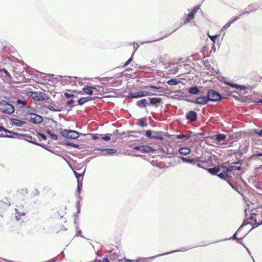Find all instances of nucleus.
Wrapping results in <instances>:
<instances>
[{
  "label": "nucleus",
  "mask_w": 262,
  "mask_h": 262,
  "mask_svg": "<svg viewBox=\"0 0 262 262\" xmlns=\"http://www.w3.org/2000/svg\"><path fill=\"white\" fill-rule=\"evenodd\" d=\"M249 11H245L243 13L241 14L239 16H242L245 14H248L250 12H253L254 11L257 10L258 9V6L255 4H251L248 6Z\"/></svg>",
  "instance_id": "obj_14"
},
{
  "label": "nucleus",
  "mask_w": 262,
  "mask_h": 262,
  "mask_svg": "<svg viewBox=\"0 0 262 262\" xmlns=\"http://www.w3.org/2000/svg\"><path fill=\"white\" fill-rule=\"evenodd\" d=\"M146 88H151V89H156V90H158L160 88L159 87L156 86V85H147V86H146Z\"/></svg>",
  "instance_id": "obj_56"
},
{
  "label": "nucleus",
  "mask_w": 262,
  "mask_h": 262,
  "mask_svg": "<svg viewBox=\"0 0 262 262\" xmlns=\"http://www.w3.org/2000/svg\"><path fill=\"white\" fill-rule=\"evenodd\" d=\"M64 96L67 98H72V97H74V94H70V93H67V92L64 93Z\"/></svg>",
  "instance_id": "obj_53"
},
{
  "label": "nucleus",
  "mask_w": 262,
  "mask_h": 262,
  "mask_svg": "<svg viewBox=\"0 0 262 262\" xmlns=\"http://www.w3.org/2000/svg\"><path fill=\"white\" fill-rule=\"evenodd\" d=\"M0 131L4 132L5 133H9V130L5 128L2 126H0Z\"/></svg>",
  "instance_id": "obj_59"
},
{
  "label": "nucleus",
  "mask_w": 262,
  "mask_h": 262,
  "mask_svg": "<svg viewBox=\"0 0 262 262\" xmlns=\"http://www.w3.org/2000/svg\"><path fill=\"white\" fill-rule=\"evenodd\" d=\"M102 136V135H98V134H93L92 135V139L93 140H97L99 138V136Z\"/></svg>",
  "instance_id": "obj_58"
},
{
  "label": "nucleus",
  "mask_w": 262,
  "mask_h": 262,
  "mask_svg": "<svg viewBox=\"0 0 262 262\" xmlns=\"http://www.w3.org/2000/svg\"><path fill=\"white\" fill-rule=\"evenodd\" d=\"M41 74H43V75H46V78L49 81H51L54 79L59 80V79L61 78V77H62L61 76H56V75H55L54 74H46L45 73H41Z\"/></svg>",
  "instance_id": "obj_20"
},
{
  "label": "nucleus",
  "mask_w": 262,
  "mask_h": 262,
  "mask_svg": "<svg viewBox=\"0 0 262 262\" xmlns=\"http://www.w3.org/2000/svg\"><path fill=\"white\" fill-rule=\"evenodd\" d=\"M207 170L211 174L216 175L220 171V168L219 166H215L213 168H208Z\"/></svg>",
  "instance_id": "obj_21"
},
{
  "label": "nucleus",
  "mask_w": 262,
  "mask_h": 262,
  "mask_svg": "<svg viewBox=\"0 0 262 262\" xmlns=\"http://www.w3.org/2000/svg\"><path fill=\"white\" fill-rule=\"evenodd\" d=\"M37 135L40 137L43 140H46L47 139V137L46 135H45L43 134H42L41 133H38Z\"/></svg>",
  "instance_id": "obj_54"
},
{
  "label": "nucleus",
  "mask_w": 262,
  "mask_h": 262,
  "mask_svg": "<svg viewBox=\"0 0 262 262\" xmlns=\"http://www.w3.org/2000/svg\"><path fill=\"white\" fill-rule=\"evenodd\" d=\"M179 152L183 155H187L190 152V150L187 147H182L180 148Z\"/></svg>",
  "instance_id": "obj_30"
},
{
  "label": "nucleus",
  "mask_w": 262,
  "mask_h": 262,
  "mask_svg": "<svg viewBox=\"0 0 262 262\" xmlns=\"http://www.w3.org/2000/svg\"><path fill=\"white\" fill-rule=\"evenodd\" d=\"M164 139L162 132H152V139L159 140L160 141L163 140Z\"/></svg>",
  "instance_id": "obj_13"
},
{
  "label": "nucleus",
  "mask_w": 262,
  "mask_h": 262,
  "mask_svg": "<svg viewBox=\"0 0 262 262\" xmlns=\"http://www.w3.org/2000/svg\"><path fill=\"white\" fill-rule=\"evenodd\" d=\"M60 134L63 137L69 139H76L80 136H84L85 135L74 130L61 129Z\"/></svg>",
  "instance_id": "obj_1"
},
{
  "label": "nucleus",
  "mask_w": 262,
  "mask_h": 262,
  "mask_svg": "<svg viewBox=\"0 0 262 262\" xmlns=\"http://www.w3.org/2000/svg\"><path fill=\"white\" fill-rule=\"evenodd\" d=\"M112 136V134H107L106 135H104V136H103L102 138L103 140L104 141H108L111 139V137Z\"/></svg>",
  "instance_id": "obj_45"
},
{
  "label": "nucleus",
  "mask_w": 262,
  "mask_h": 262,
  "mask_svg": "<svg viewBox=\"0 0 262 262\" xmlns=\"http://www.w3.org/2000/svg\"><path fill=\"white\" fill-rule=\"evenodd\" d=\"M45 107L52 111H55V112H61V109L58 108H55L53 106H52L51 105H45Z\"/></svg>",
  "instance_id": "obj_37"
},
{
  "label": "nucleus",
  "mask_w": 262,
  "mask_h": 262,
  "mask_svg": "<svg viewBox=\"0 0 262 262\" xmlns=\"http://www.w3.org/2000/svg\"><path fill=\"white\" fill-rule=\"evenodd\" d=\"M138 97V92L136 93H129L128 95H127V97L128 98H137Z\"/></svg>",
  "instance_id": "obj_46"
},
{
  "label": "nucleus",
  "mask_w": 262,
  "mask_h": 262,
  "mask_svg": "<svg viewBox=\"0 0 262 262\" xmlns=\"http://www.w3.org/2000/svg\"><path fill=\"white\" fill-rule=\"evenodd\" d=\"M186 119L191 122H194L197 120V113L193 111L188 112L186 115Z\"/></svg>",
  "instance_id": "obj_8"
},
{
  "label": "nucleus",
  "mask_w": 262,
  "mask_h": 262,
  "mask_svg": "<svg viewBox=\"0 0 262 262\" xmlns=\"http://www.w3.org/2000/svg\"><path fill=\"white\" fill-rule=\"evenodd\" d=\"M149 100L150 104L154 105L156 107H158L159 105V104L162 102V99L161 98H149Z\"/></svg>",
  "instance_id": "obj_10"
},
{
  "label": "nucleus",
  "mask_w": 262,
  "mask_h": 262,
  "mask_svg": "<svg viewBox=\"0 0 262 262\" xmlns=\"http://www.w3.org/2000/svg\"><path fill=\"white\" fill-rule=\"evenodd\" d=\"M239 231H238V229L235 232V233L233 235L232 237L230 238L229 239H236L237 241V242L239 243V241L245 237V235H243V236H242L240 238L236 237V235H237V233Z\"/></svg>",
  "instance_id": "obj_38"
},
{
  "label": "nucleus",
  "mask_w": 262,
  "mask_h": 262,
  "mask_svg": "<svg viewBox=\"0 0 262 262\" xmlns=\"http://www.w3.org/2000/svg\"><path fill=\"white\" fill-rule=\"evenodd\" d=\"M67 145H69L75 148H78L79 145L72 142H67L65 143Z\"/></svg>",
  "instance_id": "obj_48"
},
{
  "label": "nucleus",
  "mask_w": 262,
  "mask_h": 262,
  "mask_svg": "<svg viewBox=\"0 0 262 262\" xmlns=\"http://www.w3.org/2000/svg\"><path fill=\"white\" fill-rule=\"evenodd\" d=\"M207 97L208 98L209 101L212 102L220 101L223 99V97L220 93L212 89H209L208 90Z\"/></svg>",
  "instance_id": "obj_4"
},
{
  "label": "nucleus",
  "mask_w": 262,
  "mask_h": 262,
  "mask_svg": "<svg viewBox=\"0 0 262 262\" xmlns=\"http://www.w3.org/2000/svg\"><path fill=\"white\" fill-rule=\"evenodd\" d=\"M190 138V135L180 134L177 136V139H183V140H187Z\"/></svg>",
  "instance_id": "obj_35"
},
{
  "label": "nucleus",
  "mask_w": 262,
  "mask_h": 262,
  "mask_svg": "<svg viewBox=\"0 0 262 262\" xmlns=\"http://www.w3.org/2000/svg\"><path fill=\"white\" fill-rule=\"evenodd\" d=\"M145 133H146V136L148 138L152 139V132L150 130H146Z\"/></svg>",
  "instance_id": "obj_51"
},
{
  "label": "nucleus",
  "mask_w": 262,
  "mask_h": 262,
  "mask_svg": "<svg viewBox=\"0 0 262 262\" xmlns=\"http://www.w3.org/2000/svg\"><path fill=\"white\" fill-rule=\"evenodd\" d=\"M256 214L254 213H251V216L249 217L248 219L251 220V222H247V221L244 220L241 226L238 228V231H241L242 229L246 225L250 224L253 226H255V227H257L259 225L262 224V221L258 223L257 222L256 219H254V217L256 216Z\"/></svg>",
  "instance_id": "obj_3"
},
{
  "label": "nucleus",
  "mask_w": 262,
  "mask_h": 262,
  "mask_svg": "<svg viewBox=\"0 0 262 262\" xmlns=\"http://www.w3.org/2000/svg\"><path fill=\"white\" fill-rule=\"evenodd\" d=\"M262 150V149H261ZM253 157H262V153H260L259 152H258V151H256L255 154H254L252 156Z\"/></svg>",
  "instance_id": "obj_57"
},
{
  "label": "nucleus",
  "mask_w": 262,
  "mask_h": 262,
  "mask_svg": "<svg viewBox=\"0 0 262 262\" xmlns=\"http://www.w3.org/2000/svg\"><path fill=\"white\" fill-rule=\"evenodd\" d=\"M198 137V134H194L192 135H190V138H189V139H190L191 141L193 142L196 141Z\"/></svg>",
  "instance_id": "obj_44"
},
{
  "label": "nucleus",
  "mask_w": 262,
  "mask_h": 262,
  "mask_svg": "<svg viewBox=\"0 0 262 262\" xmlns=\"http://www.w3.org/2000/svg\"><path fill=\"white\" fill-rule=\"evenodd\" d=\"M146 119L145 118H142L139 120V124L142 127H146L147 123L146 122Z\"/></svg>",
  "instance_id": "obj_36"
},
{
  "label": "nucleus",
  "mask_w": 262,
  "mask_h": 262,
  "mask_svg": "<svg viewBox=\"0 0 262 262\" xmlns=\"http://www.w3.org/2000/svg\"><path fill=\"white\" fill-rule=\"evenodd\" d=\"M93 99H94L93 97L87 96V97L80 98L78 100L77 102H78V104L79 105H81L83 104L84 103H85V102L90 101H92Z\"/></svg>",
  "instance_id": "obj_16"
},
{
  "label": "nucleus",
  "mask_w": 262,
  "mask_h": 262,
  "mask_svg": "<svg viewBox=\"0 0 262 262\" xmlns=\"http://www.w3.org/2000/svg\"><path fill=\"white\" fill-rule=\"evenodd\" d=\"M254 132L258 135L259 137H262V129H254Z\"/></svg>",
  "instance_id": "obj_50"
},
{
  "label": "nucleus",
  "mask_w": 262,
  "mask_h": 262,
  "mask_svg": "<svg viewBox=\"0 0 262 262\" xmlns=\"http://www.w3.org/2000/svg\"><path fill=\"white\" fill-rule=\"evenodd\" d=\"M16 103L20 105V107L23 108L27 104V101L25 99H18L16 101Z\"/></svg>",
  "instance_id": "obj_33"
},
{
  "label": "nucleus",
  "mask_w": 262,
  "mask_h": 262,
  "mask_svg": "<svg viewBox=\"0 0 262 262\" xmlns=\"http://www.w3.org/2000/svg\"><path fill=\"white\" fill-rule=\"evenodd\" d=\"M140 69L144 70H151V68L147 66H142L139 68Z\"/></svg>",
  "instance_id": "obj_60"
},
{
  "label": "nucleus",
  "mask_w": 262,
  "mask_h": 262,
  "mask_svg": "<svg viewBox=\"0 0 262 262\" xmlns=\"http://www.w3.org/2000/svg\"><path fill=\"white\" fill-rule=\"evenodd\" d=\"M85 170H86V167H85V168L84 169L83 171L81 172V173H78L76 171H74V173L75 174V177L77 179V182H81V181H82V180L83 178V176L85 173Z\"/></svg>",
  "instance_id": "obj_18"
},
{
  "label": "nucleus",
  "mask_w": 262,
  "mask_h": 262,
  "mask_svg": "<svg viewBox=\"0 0 262 262\" xmlns=\"http://www.w3.org/2000/svg\"><path fill=\"white\" fill-rule=\"evenodd\" d=\"M227 136L225 134H218L215 136V139L218 142H221L225 140Z\"/></svg>",
  "instance_id": "obj_29"
},
{
  "label": "nucleus",
  "mask_w": 262,
  "mask_h": 262,
  "mask_svg": "<svg viewBox=\"0 0 262 262\" xmlns=\"http://www.w3.org/2000/svg\"><path fill=\"white\" fill-rule=\"evenodd\" d=\"M189 102H191L193 103L199 104L200 105H204L208 103L209 102L208 98L207 96H203L198 97L196 99L193 100H188Z\"/></svg>",
  "instance_id": "obj_7"
},
{
  "label": "nucleus",
  "mask_w": 262,
  "mask_h": 262,
  "mask_svg": "<svg viewBox=\"0 0 262 262\" xmlns=\"http://www.w3.org/2000/svg\"><path fill=\"white\" fill-rule=\"evenodd\" d=\"M14 106L11 104L8 103L6 100H2L0 101V111L7 114H12L14 112Z\"/></svg>",
  "instance_id": "obj_2"
},
{
  "label": "nucleus",
  "mask_w": 262,
  "mask_h": 262,
  "mask_svg": "<svg viewBox=\"0 0 262 262\" xmlns=\"http://www.w3.org/2000/svg\"><path fill=\"white\" fill-rule=\"evenodd\" d=\"M34 94L36 95L37 100H47L49 98V95L45 93H39L38 94H37L36 93H35Z\"/></svg>",
  "instance_id": "obj_17"
},
{
  "label": "nucleus",
  "mask_w": 262,
  "mask_h": 262,
  "mask_svg": "<svg viewBox=\"0 0 262 262\" xmlns=\"http://www.w3.org/2000/svg\"><path fill=\"white\" fill-rule=\"evenodd\" d=\"M74 101L72 99L67 101V102H66V104L68 105H72L71 106H70V108L68 109V111H71L72 109L73 106L76 105V104H74Z\"/></svg>",
  "instance_id": "obj_41"
},
{
  "label": "nucleus",
  "mask_w": 262,
  "mask_h": 262,
  "mask_svg": "<svg viewBox=\"0 0 262 262\" xmlns=\"http://www.w3.org/2000/svg\"><path fill=\"white\" fill-rule=\"evenodd\" d=\"M112 135L119 136V130L118 129H116L115 130H114Z\"/></svg>",
  "instance_id": "obj_64"
},
{
  "label": "nucleus",
  "mask_w": 262,
  "mask_h": 262,
  "mask_svg": "<svg viewBox=\"0 0 262 262\" xmlns=\"http://www.w3.org/2000/svg\"><path fill=\"white\" fill-rule=\"evenodd\" d=\"M181 159L183 161V162L188 163H191L192 164H195L198 160H195L194 159H190L188 157H181Z\"/></svg>",
  "instance_id": "obj_25"
},
{
  "label": "nucleus",
  "mask_w": 262,
  "mask_h": 262,
  "mask_svg": "<svg viewBox=\"0 0 262 262\" xmlns=\"http://www.w3.org/2000/svg\"><path fill=\"white\" fill-rule=\"evenodd\" d=\"M51 138L54 140H58V136L56 134H52L51 136Z\"/></svg>",
  "instance_id": "obj_62"
},
{
  "label": "nucleus",
  "mask_w": 262,
  "mask_h": 262,
  "mask_svg": "<svg viewBox=\"0 0 262 262\" xmlns=\"http://www.w3.org/2000/svg\"><path fill=\"white\" fill-rule=\"evenodd\" d=\"M199 8H200L199 6H196L192 8L191 11L187 15H186V18L185 19L183 23L181 24L180 26H182V25H185L189 23L192 19H193L194 18L195 14L196 13Z\"/></svg>",
  "instance_id": "obj_6"
},
{
  "label": "nucleus",
  "mask_w": 262,
  "mask_h": 262,
  "mask_svg": "<svg viewBox=\"0 0 262 262\" xmlns=\"http://www.w3.org/2000/svg\"><path fill=\"white\" fill-rule=\"evenodd\" d=\"M33 195H34V196L38 195H39V194H40V192H39V191L37 189H36L34 190V191H33Z\"/></svg>",
  "instance_id": "obj_63"
},
{
  "label": "nucleus",
  "mask_w": 262,
  "mask_h": 262,
  "mask_svg": "<svg viewBox=\"0 0 262 262\" xmlns=\"http://www.w3.org/2000/svg\"><path fill=\"white\" fill-rule=\"evenodd\" d=\"M189 248H187V249H180V250H173V251H169V252H166V253H162V254H158V255H156V256H152L151 258H155L158 256H162V255H166V254H170V253H174V252H177V251H185L188 249H189Z\"/></svg>",
  "instance_id": "obj_26"
},
{
  "label": "nucleus",
  "mask_w": 262,
  "mask_h": 262,
  "mask_svg": "<svg viewBox=\"0 0 262 262\" xmlns=\"http://www.w3.org/2000/svg\"><path fill=\"white\" fill-rule=\"evenodd\" d=\"M19 137H24V139L30 143H33L34 144H36V138L30 135L26 134H20Z\"/></svg>",
  "instance_id": "obj_11"
},
{
  "label": "nucleus",
  "mask_w": 262,
  "mask_h": 262,
  "mask_svg": "<svg viewBox=\"0 0 262 262\" xmlns=\"http://www.w3.org/2000/svg\"><path fill=\"white\" fill-rule=\"evenodd\" d=\"M132 59H133L132 57H130L126 61V62L124 64L123 67H126L127 66H128L131 62V61H132Z\"/></svg>",
  "instance_id": "obj_55"
},
{
  "label": "nucleus",
  "mask_w": 262,
  "mask_h": 262,
  "mask_svg": "<svg viewBox=\"0 0 262 262\" xmlns=\"http://www.w3.org/2000/svg\"><path fill=\"white\" fill-rule=\"evenodd\" d=\"M108 258L110 260L116 261H120L122 260L120 253L119 252H114L109 255Z\"/></svg>",
  "instance_id": "obj_12"
},
{
  "label": "nucleus",
  "mask_w": 262,
  "mask_h": 262,
  "mask_svg": "<svg viewBox=\"0 0 262 262\" xmlns=\"http://www.w3.org/2000/svg\"><path fill=\"white\" fill-rule=\"evenodd\" d=\"M200 91L198 87H190L188 90V93L192 95H196L200 93Z\"/></svg>",
  "instance_id": "obj_23"
},
{
  "label": "nucleus",
  "mask_w": 262,
  "mask_h": 262,
  "mask_svg": "<svg viewBox=\"0 0 262 262\" xmlns=\"http://www.w3.org/2000/svg\"><path fill=\"white\" fill-rule=\"evenodd\" d=\"M93 89L96 90L95 86H91L89 85H85L83 88V92L88 95H92L93 93Z\"/></svg>",
  "instance_id": "obj_19"
},
{
  "label": "nucleus",
  "mask_w": 262,
  "mask_h": 262,
  "mask_svg": "<svg viewBox=\"0 0 262 262\" xmlns=\"http://www.w3.org/2000/svg\"><path fill=\"white\" fill-rule=\"evenodd\" d=\"M154 95V94L152 93L145 91L138 92V97H145V96H150V95Z\"/></svg>",
  "instance_id": "obj_31"
},
{
  "label": "nucleus",
  "mask_w": 262,
  "mask_h": 262,
  "mask_svg": "<svg viewBox=\"0 0 262 262\" xmlns=\"http://www.w3.org/2000/svg\"><path fill=\"white\" fill-rule=\"evenodd\" d=\"M27 119L29 122L35 124H39L43 120L42 117L40 115L34 113H30V117H27Z\"/></svg>",
  "instance_id": "obj_5"
},
{
  "label": "nucleus",
  "mask_w": 262,
  "mask_h": 262,
  "mask_svg": "<svg viewBox=\"0 0 262 262\" xmlns=\"http://www.w3.org/2000/svg\"><path fill=\"white\" fill-rule=\"evenodd\" d=\"M238 19H239V16H236L234 18H233V19H232L230 21H229V22L227 23L221 29V31H223V30H226V29H227L228 28H229L231 24L233 23H234V21H235L236 20H237Z\"/></svg>",
  "instance_id": "obj_22"
},
{
  "label": "nucleus",
  "mask_w": 262,
  "mask_h": 262,
  "mask_svg": "<svg viewBox=\"0 0 262 262\" xmlns=\"http://www.w3.org/2000/svg\"><path fill=\"white\" fill-rule=\"evenodd\" d=\"M9 133H7L8 134H9V135H10L11 136H12V137L13 136V137H11V138H18V137H19V136H20V134H18L17 133H14L10 130H9Z\"/></svg>",
  "instance_id": "obj_40"
},
{
  "label": "nucleus",
  "mask_w": 262,
  "mask_h": 262,
  "mask_svg": "<svg viewBox=\"0 0 262 262\" xmlns=\"http://www.w3.org/2000/svg\"><path fill=\"white\" fill-rule=\"evenodd\" d=\"M241 167L240 166H231L227 168V172H230L232 171H234L235 170H240Z\"/></svg>",
  "instance_id": "obj_43"
},
{
  "label": "nucleus",
  "mask_w": 262,
  "mask_h": 262,
  "mask_svg": "<svg viewBox=\"0 0 262 262\" xmlns=\"http://www.w3.org/2000/svg\"><path fill=\"white\" fill-rule=\"evenodd\" d=\"M226 84L229 85L231 88H235L236 89H240L241 90H245L247 89V88L244 85H239L232 82L226 81L224 82Z\"/></svg>",
  "instance_id": "obj_9"
},
{
  "label": "nucleus",
  "mask_w": 262,
  "mask_h": 262,
  "mask_svg": "<svg viewBox=\"0 0 262 262\" xmlns=\"http://www.w3.org/2000/svg\"><path fill=\"white\" fill-rule=\"evenodd\" d=\"M82 188V181L77 182V191L80 193Z\"/></svg>",
  "instance_id": "obj_49"
},
{
  "label": "nucleus",
  "mask_w": 262,
  "mask_h": 262,
  "mask_svg": "<svg viewBox=\"0 0 262 262\" xmlns=\"http://www.w3.org/2000/svg\"><path fill=\"white\" fill-rule=\"evenodd\" d=\"M136 104L140 108H145L148 104V101L145 98H143L138 100Z\"/></svg>",
  "instance_id": "obj_15"
},
{
  "label": "nucleus",
  "mask_w": 262,
  "mask_h": 262,
  "mask_svg": "<svg viewBox=\"0 0 262 262\" xmlns=\"http://www.w3.org/2000/svg\"><path fill=\"white\" fill-rule=\"evenodd\" d=\"M0 72H1V74L2 75H3V74H5V77L7 78V77H9L11 76L10 73L8 72V71H7L6 69H0Z\"/></svg>",
  "instance_id": "obj_39"
},
{
  "label": "nucleus",
  "mask_w": 262,
  "mask_h": 262,
  "mask_svg": "<svg viewBox=\"0 0 262 262\" xmlns=\"http://www.w3.org/2000/svg\"><path fill=\"white\" fill-rule=\"evenodd\" d=\"M35 110L33 108H29V109L28 110L27 113L28 115H27V117H30V113H34Z\"/></svg>",
  "instance_id": "obj_61"
},
{
  "label": "nucleus",
  "mask_w": 262,
  "mask_h": 262,
  "mask_svg": "<svg viewBox=\"0 0 262 262\" xmlns=\"http://www.w3.org/2000/svg\"><path fill=\"white\" fill-rule=\"evenodd\" d=\"M15 210L16 213L15 218L17 221H19L20 219V217L21 216L25 215L27 212L26 210H24L20 212L18 210V209L17 208H15Z\"/></svg>",
  "instance_id": "obj_24"
},
{
  "label": "nucleus",
  "mask_w": 262,
  "mask_h": 262,
  "mask_svg": "<svg viewBox=\"0 0 262 262\" xmlns=\"http://www.w3.org/2000/svg\"><path fill=\"white\" fill-rule=\"evenodd\" d=\"M218 36H219V35H208L209 38L210 39V40L212 41H213V43H214L215 42V39Z\"/></svg>",
  "instance_id": "obj_47"
},
{
  "label": "nucleus",
  "mask_w": 262,
  "mask_h": 262,
  "mask_svg": "<svg viewBox=\"0 0 262 262\" xmlns=\"http://www.w3.org/2000/svg\"><path fill=\"white\" fill-rule=\"evenodd\" d=\"M143 145L135 146L133 147V149L136 150L142 151Z\"/></svg>",
  "instance_id": "obj_52"
},
{
  "label": "nucleus",
  "mask_w": 262,
  "mask_h": 262,
  "mask_svg": "<svg viewBox=\"0 0 262 262\" xmlns=\"http://www.w3.org/2000/svg\"><path fill=\"white\" fill-rule=\"evenodd\" d=\"M154 150L151 147L146 145H143L142 152H150Z\"/></svg>",
  "instance_id": "obj_34"
},
{
  "label": "nucleus",
  "mask_w": 262,
  "mask_h": 262,
  "mask_svg": "<svg viewBox=\"0 0 262 262\" xmlns=\"http://www.w3.org/2000/svg\"><path fill=\"white\" fill-rule=\"evenodd\" d=\"M100 150L105 152L103 154L104 155L113 154L116 152V150L113 148H104Z\"/></svg>",
  "instance_id": "obj_28"
},
{
  "label": "nucleus",
  "mask_w": 262,
  "mask_h": 262,
  "mask_svg": "<svg viewBox=\"0 0 262 262\" xmlns=\"http://www.w3.org/2000/svg\"><path fill=\"white\" fill-rule=\"evenodd\" d=\"M227 172V171L221 172L217 174V176L222 179H225L228 177Z\"/></svg>",
  "instance_id": "obj_42"
},
{
  "label": "nucleus",
  "mask_w": 262,
  "mask_h": 262,
  "mask_svg": "<svg viewBox=\"0 0 262 262\" xmlns=\"http://www.w3.org/2000/svg\"><path fill=\"white\" fill-rule=\"evenodd\" d=\"M179 82H180V80L175 78L169 79L167 82V83L170 85H176Z\"/></svg>",
  "instance_id": "obj_32"
},
{
  "label": "nucleus",
  "mask_w": 262,
  "mask_h": 262,
  "mask_svg": "<svg viewBox=\"0 0 262 262\" xmlns=\"http://www.w3.org/2000/svg\"><path fill=\"white\" fill-rule=\"evenodd\" d=\"M12 122L13 124L19 127L25 124V122L15 118L12 119Z\"/></svg>",
  "instance_id": "obj_27"
}]
</instances>
